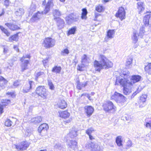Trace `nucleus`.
I'll use <instances>...</instances> for the list:
<instances>
[{"instance_id": "1", "label": "nucleus", "mask_w": 151, "mask_h": 151, "mask_svg": "<svg viewBox=\"0 0 151 151\" xmlns=\"http://www.w3.org/2000/svg\"><path fill=\"white\" fill-rule=\"evenodd\" d=\"M99 58L101 60L100 62L95 60L94 62L95 70L100 72L102 69H107L112 67V62L108 60L104 55H100Z\"/></svg>"}, {"instance_id": "2", "label": "nucleus", "mask_w": 151, "mask_h": 151, "mask_svg": "<svg viewBox=\"0 0 151 151\" xmlns=\"http://www.w3.org/2000/svg\"><path fill=\"white\" fill-rule=\"evenodd\" d=\"M120 76L122 78L120 77L116 78L115 84V85H118L119 84L121 86L124 87L131 83L128 79L130 77L129 71H124L122 73L120 74Z\"/></svg>"}, {"instance_id": "3", "label": "nucleus", "mask_w": 151, "mask_h": 151, "mask_svg": "<svg viewBox=\"0 0 151 151\" xmlns=\"http://www.w3.org/2000/svg\"><path fill=\"white\" fill-rule=\"evenodd\" d=\"M103 107L104 110L108 112L113 113L116 110V107L113 103L110 101L105 102L104 104Z\"/></svg>"}, {"instance_id": "4", "label": "nucleus", "mask_w": 151, "mask_h": 151, "mask_svg": "<svg viewBox=\"0 0 151 151\" xmlns=\"http://www.w3.org/2000/svg\"><path fill=\"white\" fill-rule=\"evenodd\" d=\"M55 40L51 37L46 38L44 40L42 45L46 48H49L53 47L55 45Z\"/></svg>"}, {"instance_id": "5", "label": "nucleus", "mask_w": 151, "mask_h": 151, "mask_svg": "<svg viewBox=\"0 0 151 151\" xmlns=\"http://www.w3.org/2000/svg\"><path fill=\"white\" fill-rule=\"evenodd\" d=\"M36 93L43 99H46L47 92L44 86L38 87L36 90Z\"/></svg>"}, {"instance_id": "6", "label": "nucleus", "mask_w": 151, "mask_h": 151, "mask_svg": "<svg viewBox=\"0 0 151 151\" xmlns=\"http://www.w3.org/2000/svg\"><path fill=\"white\" fill-rule=\"evenodd\" d=\"M44 14V12L43 11H37L32 16L30 19L31 22H37L39 21L43 17V14Z\"/></svg>"}, {"instance_id": "7", "label": "nucleus", "mask_w": 151, "mask_h": 151, "mask_svg": "<svg viewBox=\"0 0 151 151\" xmlns=\"http://www.w3.org/2000/svg\"><path fill=\"white\" fill-rule=\"evenodd\" d=\"M115 16L117 18H119L121 20H122L125 18V12L124 8L122 6L119 8Z\"/></svg>"}, {"instance_id": "8", "label": "nucleus", "mask_w": 151, "mask_h": 151, "mask_svg": "<svg viewBox=\"0 0 151 151\" xmlns=\"http://www.w3.org/2000/svg\"><path fill=\"white\" fill-rule=\"evenodd\" d=\"M35 86L34 82L29 81L28 84L26 85L24 87L22 91V92L24 93H26L29 91L30 90L34 87Z\"/></svg>"}, {"instance_id": "9", "label": "nucleus", "mask_w": 151, "mask_h": 151, "mask_svg": "<svg viewBox=\"0 0 151 151\" xmlns=\"http://www.w3.org/2000/svg\"><path fill=\"white\" fill-rule=\"evenodd\" d=\"M29 144L26 141H23L15 145L16 148L18 151L25 150L29 147Z\"/></svg>"}, {"instance_id": "10", "label": "nucleus", "mask_w": 151, "mask_h": 151, "mask_svg": "<svg viewBox=\"0 0 151 151\" xmlns=\"http://www.w3.org/2000/svg\"><path fill=\"white\" fill-rule=\"evenodd\" d=\"M84 109L85 112L87 114V116L88 117L92 114L94 110L93 108L91 106H85Z\"/></svg>"}, {"instance_id": "11", "label": "nucleus", "mask_w": 151, "mask_h": 151, "mask_svg": "<svg viewBox=\"0 0 151 151\" xmlns=\"http://www.w3.org/2000/svg\"><path fill=\"white\" fill-rule=\"evenodd\" d=\"M67 145L70 148L74 150L77 149V142L75 140H70L67 142Z\"/></svg>"}, {"instance_id": "12", "label": "nucleus", "mask_w": 151, "mask_h": 151, "mask_svg": "<svg viewBox=\"0 0 151 151\" xmlns=\"http://www.w3.org/2000/svg\"><path fill=\"white\" fill-rule=\"evenodd\" d=\"M54 5L53 0H49L46 4L45 8L44 10V14H47L50 10V7H52Z\"/></svg>"}, {"instance_id": "13", "label": "nucleus", "mask_w": 151, "mask_h": 151, "mask_svg": "<svg viewBox=\"0 0 151 151\" xmlns=\"http://www.w3.org/2000/svg\"><path fill=\"white\" fill-rule=\"evenodd\" d=\"M141 76L138 75H133L131 76V78H130L131 83H136L139 82L141 78Z\"/></svg>"}, {"instance_id": "14", "label": "nucleus", "mask_w": 151, "mask_h": 151, "mask_svg": "<svg viewBox=\"0 0 151 151\" xmlns=\"http://www.w3.org/2000/svg\"><path fill=\"white\" fill-rule=\"evenodd\" d=\"M132 85L131 83L123 87L124 93L126 95L129 94L132 92Z\"/></svg>"}, {"instance_id": "15", "label": "nucleus", "mask_w": 151, "mask_h": 151, "mask_svg": "<svg viewBox=\"0 0 151 151\" xmlns=\"http://www.w3.org/2000/svg\"><path fill=\"white\" fill-rule=\"evenodd\" d=\"M5 24L10 29L13 31L20 29V27L19 26L13 24L6 23Z\"/></svg>"}, {"instance_id": "16", "label": "nucleus", "mask_w": 151, "mask_h": 151, "mask_svg": "<svg viewBox=\"0 0 151 151\" xmlns=\"http://www.w3.org/2000/svg\"><path fill=\"white\" fill-rule=\"evenodd\" d=\"M22 62V63L21 65V71L23 72L25 70L28 68L27 67L28 65L29 62V60H24Z\"/></svg>"}, {"instance_id": "17", "label": "nucleus", "mask_w": 151, "mask_h": 151, "mask_svg": "<svg viewBox=\"0 0 151 151\" xmlns=\"http://www.w3.org/2000/svg\"><path fill=\"white\" fill-rule=\"evenodd\" d=\"M42 120V118L40 116L33 118L31 119V123L34 124H37L40 122Z\"/></svg>"}, {"instance_id": "18", "label": "nucleus", "mask_w": 151, "mask_h": 151, "mask_svg": "<svg viewBox=\"0 0 151 151\" xmlns=\"http://www.w3.org/2000/svg\"><path fill=\"white\" fill-rule=\"evenodd\" d=\"M137 4V9L139 11V13L141 14V12L145 9V4L143 2L140 1L138 2Z\"/></svg>"}, {"instance_id": "19", "label": "nucleus", "mask_w": 151, "mask_h": 151, "mask_svg": "<svg viewBox=\"0 0 151 151\" xmlns=\"http://www.w3.org/2000/svg\"><path fill=\"white\" fill-rule=\"evenodd\" d=\"M49 128L48 125L46 123H43L41 124L38 127V131L40 133L42 130L47 131Z\"/></svg>"}, {"instance_id": "20", "label": "nucleus", "mask_w": 151, "mask_h": 151, "mask_svg": "<svg viewBox=\"0 0 151 151\" xmlns=\"http://www.w3.org/2000/svg\"><path fill=\"white\" fill-rule=\"evenodd\" d=\"M91 151H99L100 147L97 144L91 142L90 145Z\"/></svg>"}, {"instance_id": "21", "label": "nucleus", "mask_w": 151, "mask_h": 151, "mask_svg": "<svg viewBox=\"0 0 151 151\" xmlns=\"http://www.w3.org/2000/svg\"><path fill=\"white\" fill-rule=\"evenodd\" d=\"M58 107L61 109H64L66 108L67 106V103L64 100H61L58 104Z\"/></svg>"}, {"instance_id": "22", "label": "nucleus", "mask_w": 151, "mask_h": 151, "mask_svg": "<svg viewBox=\"0 0 151 151\" xmlns=\"http://www.w3.org/2000/svg\"><path fill=\"white\" fill-rule=\"evenodd\" d=\"M60 117L65 119L68 118L70 115V114L67 111L59 112Z\"/></svg>"}, {"instance_id": "23", "label": "nucleus", "mask_w": 151, "mask_h": 151, "mask_svg": "<svg viewBox=\"0 0 151 151\" xmlns=\"http://www.w3.org/2000/svg\"><path fill=\"white\" fill-rule=\"evenodd\" d=\"M57 22V24L60 28L63 27L64 26V22L63 19H62L59 17L56 19Z\"/></svg>"}, {"instance_id": "24", "label": "nucleus", "mask_w": 151, "mask_h": 151, "mask_svg": "<svg viewBox=\"0 0 151 151\" xmlns=\"http://www.w3.org/2000/svg\"><path fill=\"white\" fill-rule=\"evenodd\" d=\"M150 17V15L148 14L146 15L144 17L143 20V23L145 26H147L149 25Z\"/></svg>"}, {"instance_id": "25", "label": "nucleus", "mask_w": 151, "mask_h": 151, "mask_svg": "<svg viewBox=\"0 0 151 151\" xmlns=\"http://www.w3.org/2000/svg\"><path fill=\"white\" fill-rule=\"evenodd\" d=\"M77 88L79 90H81L82 87H84L87 86L88 82H86L85 83H81L79 81H77Z\"/></svg>"}, {"instance_id": "26", "label": "nucleus", "mask_w": 151, "mask_h": 151, "mask_svg": "<svg viewBox=\"0 0 151 151\" xmlns=\"http://www.w3.org/2000/svg\"><path fill=\"white\" fill-rule=\"evenodd\" d=\"M89 62V59L87 56L84 54L82 57L81 62L82 64L84 65L85 64L88 63Z\"/></svg>"}, {"instance_id": "27", "label": "nucleus", "mask_w": 151, "mask_h": 151, "mask_svg": "<svg viewBox=\"0 0 151 151\" xmlns=\"http://www.w3.org/2000/svg\"><path fill=\"white\" fill-rule=\"evenodd\" d=\"M69 135L72 138L76 137L77 135V130L74 128H72L70 132Z\"/></svg>"}, {"instance_id": "28", "label": "nucleus", "mask_w": 151, "mask_h": 151, "mask_svg": "<svg viewBox=\"0 0 151 151\" xmlns=\"http://www.w3.org/2000/svg\"><path fill=\"white\" fill-rule=\"evenodd\" d=\"M62 68L60 66H55L52 69V72L53 73H55L56 74L60 73Z\"/></svg>"}, {"instance_id": "29", "label": "nucleus", "mask_w": 151, "mask_h": 151, "mask_svg": "<svg viewBox=\"0 0 151 151\" xmlns=\"http://www.w3.org/2000/svg\"><path fill=\"white\" fill-rule=\"evenodd\" d=\"M53 14L54 17V19H57L60 16L61 13L60 12L58 9L54 10L53 11Z\"/></svg>"}, {"instance_id": "30", "label": "nucleus", "mask_w": 151, "mask_h": 151, "mask_svg": "<svg viewBox=\"0 0 151 151\" xmlns=\"http://www.w3.org/2000/svg\"><path fill=\"white\" fill-rule=\"evenodd\" d=\"M126 99L124 96L121 94V95L119 96L116 102L118 103H123L126 101Z\"/></svg>"}, {"instance_id": "31", "label": "nucleus", "mask_w": 151, "mask_h": 151, "mask_svg": "<svg viewBox=\"0 0 151 151\" xmlns=\"http://www.w3.org/2000/svg\"><path fill=\"white\" fill-rule=\"evenodd\" d=\"M121 94L116 92H115L113 95L111 96V100H114L116 101L117 100V99Z\"/></svg>"}, {"instance_id": "32", "label": "nucleus", "mask_w": 151, "mask_h": 151, "mask_svg": "<svg viewBox=\"0 0 151 151\" xmlns=\"http://www.w3.org/2000/svg\"><path fill=\"white\" fill-rule=\"evenodd\" d=\"M24 13V9L22 8H19L16 11L15 14L18 16H21Z\"/></svg>"}, {"instance_id": "33", "label": "nucleus", "mask_w": 151, "mask_h": 151, "mask_svg": "<svg viewBox=\"0 0 151 151\" xmlns=\"http://www.w3.org/2000/svg\"><path fill=\"white\" fill-rule=\"evenodd\" d=\"M145 31L144 29V27L143 26L141 27L139 29V32L138 34V36L140 38H142L144 35Z\"/></svg>"}, {"instance_id": "34", "label": "nucleus", "mask_w": 151, "mask_h": 151, "mask_svg": "<svg viewBox=\"0 0 151 151\" xmlns=\"http://www.w3.org/2000/svg\"><path fill=\"white\" fill-rule=\"evenodd\" d=\"M35 75L36 77L35 79L37 80L39 77H44L45 76V73L43 72L40 71L35 73Z\"/></svg>"}, {"instance_id": "35", "label": "nucleus", "mask_w": 151, "mask_h": 151, "mask_svg": "<svg viewBox=\"0 0 151 151\" xmlns=\"http://www.w3.org/2000/svg\"><path fill=\"white\" fill-rule=\"evenodd\" d=\"M82 13L81 18L82 19H86L87 18L86 15L87 14V11L86 9L83 8L82 9Z\"/></svg>"}, {"instance_id": "36", "label": "nucleus", "mask_w": 151, "mask_h": 151, "mask_svg": "<svg viewBox=\"0 0 151 151\" xmlns=\"http://www.w3.org/2000/svg\"><path fill=\"white\" fill-rule=\"evenodd\" d=\"M7 81L3 77L0 76V85L5 88V85L7 83Z\"/></svg>"}, {"instance_id": "37", "label": "nucleus", "mask_w": 151, "mask_h": 151, "mask_svg": "<svg viewBox=\"0 0 151 151\" xmlns=\"http://www.w3.org/2000/svg\"><path fill=\"white\" fill-rule=\"evenodd\" d=\"M115 33V31L114 30H109L107 32V35L109 39H111L113 38V35Z\"/></svg>"}, {"instance_id": "38", "label": "nucleus", "mask_w": 151, "mask_h": 151, "mask_svg": "<svg viewBox=\"0 0 151 151\" xmlns=\"http://www.w3.org/2000/svg\"><path fill=\"white\" fill-rule=\"evenodd\" d=\"M121 139L122 137L121 136H118L116 138V142L117 145L119 146H120L122 145Z\"/></svg>"}, {"instance_id": "39", "label": "nucleus", "mask_w": 151, "mask_h": 151, "mask_svg": "<svg viewBox=\"0 0 151 151\" xmlns=\"http://www.w3.org/2000/svg\"><path fill=\"white\" fill-rule=\"evenodd\" d=\"M76 27L75 26L72 27L69 29L68 33V35H70L74 34L76 30Z\"/></svg>"}, {"instance_id": "40", "label": "nucleus", "mask_w": 151, "mask_h": 151, "mask_svg": "<svg viewBox=\"0 0 151 151\" xmlns=\"http://www.w3.org/2000/svg\"><path fill=\"white\" fill-rule=\"evenodd\" d=\"M0 29L2 32L5 34L7 36H9L10 33L6 29L1 26H0Z\"/></svg>"}, {"instance_id": "41", "label": "nucleus", "mask_w": 151, "mask_h": 151, "mask_svg": "<svg viewBox=\"0 0 151 151\" xmlns=\"http://www.w3.org/2000/svg\"><path fill=\"white\" fill-rule=\"evenodd\" d=\"M147 95L144 94L140 96L139 102H142V103H145L146 101Z\"/></svg>"}, {"instance_id": "42", "label": "nucleus", "mask_w": 151, "mask_h": 151, "mask_svg": "<svg viewBox=\"0 0 151 151\" xmlns=\"http://www.w3.org/2000/svg\"><path fill=\"white\" fill-rule=\"evenodd\" d=\"M55 148H58L60 150H63L64 149L63 145L59 143L56 144L55 145Z\"/></svg>"}, {"instance_id": "43", "label": "nucleus", "mask_w": 151, "mask_h": 151, "mask_svg": "<svg viewBox=\"0 0 151 151\" xmlns=\"http://www.w3.org/2000/svg\"><path fill=\"white\" fill-rule=\"evenodd\" d=\"M70 17H71V20L72 21L73 23L77 21L78 19V17L74 15L73 14H70Z\"/></svg>"}, {"instance_id": "44", "label": "nucleus", "mask_w": 151, "mask_h": 151, "mask_svg": "<svg viewBox=\"0 0 151 151\" xmlns=\"http://www.w3.org/2000/svg\"><path fill=\"white\" fill-rule=\"evenodd\" d=\"M133 42L134 43H136L138 41V38L137 34L136 32H134L133 33V36L132 37Z\"/></svg>"}, {"instance_id": "45", "label": "nucleus", "mask_w": 151, "mask_h": 151, "mask_svg": "<svg viewBox=\"0 0 151 151\" xmlns=\"http://www.w3.org/2000/svg\"><path fill=\"white\" fill-rule=\"evenodd\" d=\"M36 9V5L34 4H31L30 8V10L29 11V13L30 14L34 12L35 11Z\"/></svg>"}, {"instance_id": "46", "label": "nucleus", "mask_w": 151, "mask_h": 151, "mask_svg": "<svg viewBox=\"0 0 151 151\" xmlns=\"http://www.w3.org/2000/svg\"><path fill=\"white\" fill-rule=\"evenodd\" d=\"M18 35L16 34L12 36L9 38V40L10 41H16L18 39Z\"/></svg>"}, {"instance_id": "47", "label": "nucleus", "mask_w": 151, "mask_h": 151, "mask_svg": "<svg viewBox=\"0 0 151 151\" xmlns=\"http://www.w3.org/2000/svg\"><path fill=\"white\" fill-rule=\"evenodd\" d=\"M103 9V6L100 5L97 6L96 8V10L99 12H101Z\"/></svg>"}, {"instance_id": "48", "label": "nucleus", "mask_w": 151, "mask_h": 151, "mask_svg": "<svg viewBox=\"0 0 151 151\" xmlns=\"http://www.w3.org/2000/svg\"><path fill=\"white\" fill-rule=\"evenodd\" d=\"M65 20L66 23L68 24H70L73 23L72 21L71 20V17H70V14L66 17Z\"/></svg>"}, {"instance_id": "49", "label": "nucleus", "mask_w": 151, "mask_h": 151, "mask_svg": "<svg viewBox=\"0 0 151 151\" xmlns=\"http://www.w3.org/2000/svg\"><path fill=\"white\" fill-rule=\"evenodd\" d=\"M145 71L147 72L150 73V71H151V63H149L145 68Z\"/></svg>"}, {"instance_id": "50", "label": "nucleus", "mask_w": 151, "mask_h": 151, "mask_svg": "<svg viewBox=\"0 0 151 151\" xmlns=\"http://www.w3.org/2000/svg\"><path fill=\"white\" fill-rule=\"evenodd\" d=\"M12 122L9 119H7L5 122V125L7 127H10L11 126Z\"/></svg>"}, {"instance_id": "51", "label": "nucleus", "mask_w": 151, "mask_h": 151, "mask_svg": "<svg viewBox=\"0 0 151 151\" xmlns=\"http://www.w3.org/2000/svg\"><path fill=\"white\" fill-rule=\"evenodd\" d=\"M94 131V129L92 128H90L88 129L86 131V133L88 135L91 134L93 131Z\"/></svg>"}, {"instance_id": "52", "label": "nucleus", "mask_w": 151, "mask_h": 151, "mask_svg": "<svg viewBox=\"0 0 151 151\" xmlns=\"http://www.w3.org/2000/svg\"><path fill=\"white\" fill-rule=\"evenodd\" d=\"M48 85L49 86L50 88L52 90H53L54 88V85L52 83V82L51 81L48 80Z\"/></svg>"}, {"instance_id": "53", "label": "nucleus", "mask_w": 151, "mask_h": 151, "mask_svg": "<svg viewBox=\"0 0 151 151\" xmlns=\"http://www.w3.org/2000/svg\"><path fill=\"white\" fill-rule=\"evenodd\" d=\"M30 58V56L29 55H24L20 59V61L21 62H23V61H24V60H25V58H28L29 59Z\"/></svg>"}, {"instance_id": "54", "label": "nucleus", "mask_w": 151, "mask_h": 151, "mask_svg": "<svg viewBox=\"0 0 151 151\" xmlns=\"http://www.w3.org/2000/svg\"><path fill=\"white\" fill-rule=\"evenodd\" d=\"M132 58H129L127 60L126 62V65L129 66L132 64Z\"/></svg>"}, {"instance_id": "55", "label": "nucleus", "mask_w": 151, "mask_h": 151, "mask_svg": "<svg viewBox=\"0 0 151 151\" xmlns=\"http://www.w3.org/2000/svg\"><path fill=\"white\" fill-rule=\"evenodd\" d=\"M142 90L141 87H139L137 88V90L134 92L132 94V97H134L137 93L140 92Z\"/></svg>"}, {"instance_id": "56", "label": "nucleus", "mask_w": 151, "mask_h": 151, "mask_svg": "<svg viewBox=\"0 0 151 151\" xmlns=\"http://www.w3.org/2000/svg\"><path fill=\"white\" fill-rule=\"evenodd\" d=\"M69 53V50L67 49H65L63 50L61 52V55H64V54H68Z\"/></svg>"}, {"instance_id": "57", "label": "nucleus", "mask_w": 151, "mask_h": 151, "mask_svg": "<svg viewBox=\"0 0 151 151\" xmlns=\"http://www.w3.org/2000/svg\"><path fill=\"white\" fill-rule=\"evenodd\" d=\"M20 81L18 80L15 81L14 83V86H15V87H17L18 86L21 85V83H20Z\"/></svg>"}, {"instance_id": "58", "label": "nucleus", "mask_w": 151, "mask_h": 151, "mask_svg": "<svg viewBox=\"0 0 151 151\" xmlns=\"http://www.w3.org/2000/svg\"><path fill=\"white\" fill-rule=\"evenodd\" d=\"M139 106L140 108H142L145 105V103H142V102H139Z\"/></svg>"}, {"instance_id": "59", "label": "nucleus", "mask_w": 151, "mask_h": 151, "mask_svg": "<svg viewBox=\"0 0 151 151\" xmlns=\"http://www.w3.org/2000/svg\"><path fill=\"white\" fill-rule=\"evenodd\" d=\"M9 4V0H5L4 5L6 6H8Z\"/></svg>"}, {"instance_id": "60", "label": "nucleus", "mask_w": 151, "mask_h": 151, "mask_svg": "<svg viewBox=\"0 0 151 151\" xmlns=\"http://www.w3.org/2000/svg\"><path fill=\"white\" fill-rule=\"evenodd\" d=\"M13 48H14V49L15 50H16L17 52H19V49L17 45H14Z\"/></svg>"}, {"instance_id": "61", "label": "nucleus", "mask_w": 151, "mask_h": 151, "mask_svg": "<svg viewBox=\"0 0 151 151\" xmlns=\"http://www.w3.org/2000/svg\"><path fill=\"white\" fill-rule=\"evenodd\" d=\"M9 51V50L7 47H4V54L7 53Z\"/></svg>"}, {"instance_id": "62", "label": "nucleus", "mask_w": 151, "mask_h": 151, "mask_svg": "<svg viewBox=\"0 0 151 151\" xmlns=\"http://www.w3.org/2000/svg\"><path fill=\"white\" fill-rule=\"evenodd\" d=\"M132 145V142L131 140H129L127 142V145L128 147H131Z\"/></svg>"}, {"instance_id": "63", "label": "nucleus", "mask_w": 151, "mask_h": 151, "mask_svg": "<svg viewBox=\"0 0 151 151\" xmlns=\"http://www.w3.org/2000/svg\"><path fill=\"white\" fill-rule=\"evenodd\" d=\"M3 108L2 106L0 104V114L3 113Z\"/></svg>"}, {"instance_id": "64", "label": "nucleus", "mask_w": 151, "mask_h": 151, "mask_svg": "<svg viewBox=\"0 0 151 151\" xmlns=\"http://www.w3.org/2000/svg\"><path fill=\"white\" fill-rule=\"evenodd\" d=\"M145 125L147 127L149 126L150 127V122H147L146 124H145Z\"/></svg>"}]
</instances>
